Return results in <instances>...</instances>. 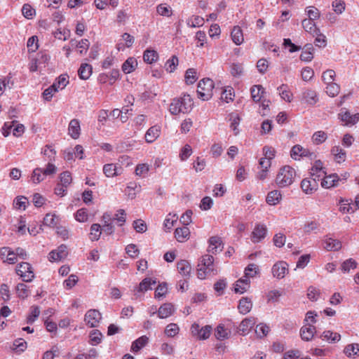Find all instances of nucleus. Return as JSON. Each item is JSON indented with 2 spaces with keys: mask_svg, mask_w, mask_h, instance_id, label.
Segmentation results:
<instances>
[{
  "mask_svg": "<svg viewBox=\"0 0 359 359\" xmlns=\"http://www.w3.org/2000/svg\"><path fill=\"white\" fill-rule=\"evenodd\" d=\"M217 271L214 265L213 257L210 255H205L203 256L200 263L198 264V278L201 280H203L209 276L217 274Z\"/></svg>",
  "mask_w": 359,
  "mask_h": 359,
  "instance_id": "f257e3e1",
  "label": "nucleus"
},
{
  "mask_svg": "<svg viewBox=\"0 0 359 359\" xmlns=\"http://www.w3.org/2000/svg\"><path fill=\"white\" fill-rule=\"evenodd\" d=\"M194 102L191 96L185 94L179 98L173 99L169 110L172 114H184L191 111Z\"/></svg>",
  "mask_w": 359,
  "mask_h": 359,
  "instance_id": "f03ea898",
  "label": "nucleus"
},
{
  "mask_svg": "<svg viewBox=\"0 0 359 359\" xmlns=\"http://www.w3.org/2000/svg\"><path fill=\"white\" fill-rule=\"evenodd\" d=\"M295 176V170L289 165L281 168L277 175L276 182L280 187H285L292 184Z\"/></svg>",
  "mask_w": 359,
  "mask_h": 359,
  "instance_id": "7ed1b4c3",
  "label": "nucleus"
},
{
  "mask_svg": "<svg viewBox=\"0 0 359 359\" xmlns=\"http://www.w3.org/2000/svg\"><path fill=\"white\" fill-rule=\"evenodd\" d=\"M214 82L212 79L207 78L201 80L198 84L197 93L198 97L203 100H208L212 96Z\"/></svg>",
  "mask_w": 359,
  "mask_h": 359,
  "instance_id": "20e7f679",
  "label": "nucleus"
},
{
  "mask_svg": "<svg viewBox=\"0 0 359 359\" xmlns=\"http://www.w3.org/2000/svg\"><path fill=\"white\" fill-rule=\"evenodd\" d=\"M232 323L226 320L219 324L215 330V336L217 340L223 341L230 337L231 334Z\"/></svg>",
  "mask_w": 359,
  "mask_h": 359,
  "instance_id": "39448f33",
  "label": "nucleus"
},
{
  "mask_svg": "<svg viewBox=\"0 0 359 359\" xmlns=\"http://www.w3.org/2000/svg\"><path fill=\"white\" fill-rule=\"evenodd\" d=\"M290 156L295 161H299L302 157H309L311 159H313L316 157V155L308 149L304 148L299 144H296L291 149Z\"/></svg>",
  "mask_w": 359,
  "mask_h": 359,
  "instance_id": "423d86ee",
  "label": "nucleus"
},
{
  "mask_svg": "<svg viewBox=\"0 0 359 359\" xmlns=\"http://www.w3.org/2000/svg\"><path fill=\"white\" fill-rule=\"evenodd\" d=\"M156 284V280L155 279H152L151 278H144L135 287L133 290V294L136 299L139 298L142 294H144L145 292L151 290L152 285H155Z\"/></svg>",
  "mask_w": 359,
  "mask_h": 359,
  "instance_id": "0eeeda50",
  "label": "nucleus"
},
{
  "mask_svg": "<svg viewBox=\"0 0 359 359\" xmlns=\"http://www.w3.org/2000/svg\"><path fill=\"white\" fill-rule=\"evenodd\" d=\"M102 319V315L98 310L90 309L85 314L84 320L90 327L98 326Z\"/></svg>",
  "mask_w": 359,
  "mask_h": 359,
  "instance_id": "6e6552de",
  "label": "nucleus"
},
{
  "mask_svg": "<svg viewBox=\"0 0 359 359\" xmlns=\"http://www.w3.org/2000/svg\"><path fill=\"white\" fill-rule=\"evenodd\" d=\"M288 272V264L284 261H278L276 262L271 268L273 276L277 279L283 278Z\"/></svg>",
  "mask_w": 359,
  "mask_h": 359,
  "instance_id": "1a4fd4ad",
  "label": "nucleus"
},
{
  "mask_svg": "<svg viewBox=\"0 0 359 359\" xmlns=\"http://www.w3.org/2000/svg\"><path fill=\"white\" fill-rule=\"evenodd\" d=\"M300 100L309 105L313 106L319 100L318 95L315 90L307 88L302 91Z\"/></svg>",
  "mask_w": 359,
  "mask_h": 359,
  "instance_id": "9d476101",
  "label": "nucleus"
},
{
  "mask_svg": "<svg viewBox=\"0 0 359 359\" xmlns=\"http://www.w3.org/2000/svg\"><path fill=\"white\" fill-rule=\"evenodd\" d=\"M323 244V248L327 251H337L342 247V244L340 241L330 237L328 235L325 236Z\"/></svg>",
  "mask_w": 359,
  "mask_h": 359,
  "instance_id": "9b49d317",
  "label": "nucleus"
},
{
  "mask_svg": "<svg viewBox=\"0 0 359 359\" xmlns=\"http://www.w3.org/2000/svg\"><path fill=\"white\" fill-rule=\"evenodd\" d=\"M103 172L107 177H113L121 175L123 169L118 163H108L104 165Z\"/></svg>",
  "mask_w": 359,
  "mask_h": 359,
  "instance_id": "f8f14e48",
  "label": "nucleus"
},
{
  "mask_svg": "<svg viewBox=\"0 0 359 359\" xmlns=\"http://www.w3.org/2000/svg\"><path fill=\"white\" fill-rule=\"evenodd\" d=\"M267 229L263 224H257L252 232L251 239L253 243H258L264 239L266 235Z\"/></svg>",
  "mask_w": 359,
  "mask_h": 359,
  "instance_id": "ddd939ff",
  "label": "nucleus"
},
{
  "mask_svg": "<svg viewBox=\"0 0 359 359\" xmlns=\"http://www.w3.org/2000/svg\"><path fill=\"white\" fill-rule=\"evenodd\" d=\"M161 127L158 125H154L150 127L146 132L145 141L149 143H153L161 135Z\"/></svg>",
  "mask_w": 359,
  "mask_h": 359,
  "instance_id": "4468645a",
  "label": "nucleus"
},
{
  "mask_svg": "<svg viewBox=\"0 0 359 359\" xmlns=\"http://www.w3.org/2000/svg\"><path fill=\"white\" fill-rule=\"evenodd\" d=\"M301 187L304 193L311 194L318 188V182L315 177L304 179L302 181Z\"/></svg>",
  "mask_w": 359,
  "mask_h": 359,
  "instance_id": "2eb2a0df",
  "label": "nucleus"
},
{
  "mask_svg": "<svg viewBox=\"0 0 359 359\" xmlns=\"http://www.w3.org/2000/svg\"><path fill=\"white\" fill-rule=\"evenodd\" d=\"M68 134L72 139L76 140L79 137L81 134L80 121L74 118L70 121L68 126Z\"/></svg>",
  "mask_w": 359,
  "mask_h": 359,
  "instance_id": "dca6fc26",
  "label": "nucleus"
},
{
  "mask_svg": "<svg viewBox=\"0 0 359 359\" xmlns=\"http://www.w3.org/2000/svg\"><path fill=\"white\" fill-rule=\"evenodd\" d=\"M223 249V244L221 238L212 236L209 239L208 251L212 254H217Z\"/></svg>",
  "mask_w": 359,
  "mask_h": 359,
  "instance_id": "f3484780",
  "label": "nucleus"
},
{
  "mask_svg": "<svg viewBox=\"0 0 359 359\" xmlns=\"http://www.w3.org/2000/svg\"><path fill=\"white\" fill-rule=\"evenodd\" d=\"M175 312L174 306L171 303H165L158 310V317L163 319L171 316Z\"/></svg>",
  "mask_w": 359,
  "mask_h": 359,
  "instance_id": "a211bd4d",
  "label": "nucleus"
},
{
  "mask_svg": "<svg viewBox=\"0 0 359 359\" xmlns=\"http://www.w3.org/2000/svg\"><path fill=\"white\" fill-rule=\"evenodd\" d=\"M179 273L186 278H189L192 270L191 264L187 260H180L177 264Z\"/></svg>",
  "mask_w": 359,
  "mask_h": 359,
  "instance_id": "6ab92c4d",
  "label": "nucleus"
},
{
  "mask_svg": "<svg viewBox=\"0 0 359 359\" xmlns=\"http://www.w3.org/2000/svg\"><path fill=\"white\" fill-rule=\"evenodd\" d=\"M190 236L189 229L187 226L177 228L175 231V237L178 242L183 243L187 241Z\"/></svg>",
  "mask_w": 359,
  "mask_h": 359,
  "instance_id": "aec40b11",
  "label": "nucleus"
},
{
  "mask_svg": "<svg viewBox=\"0 0 359 359\" xmlns=\"http://www.w3.org/2000/svg\"><path fill=\"white\" fill-rule=\"evenodd\" d=\"M315 332L316 327L313 325H304L300 330V336L302 340L309 341L313 339Z\"/></svg>",
  "mask_w": 359,
  "mask_h": 359,
  "instance_id": "412c9836",
  "label": "nucleus"
},
{
  "mask_svg": "<svg viewBox=\"0 0 359 359\" xmlns=\"http://www.w3.org/2000/svg\"><path fill=\"white\" fill-rule=\"evenodd\" d=\"M231 36L233 42L239 46L244 41L243 31L239 26H235L231 30Z\"/></svg>",
  "mask_w": 359,
  "mask_h": 359,
  "instance_id": "4be33fe9",
  "label": "nucleus"
},
{
  "mask_svg": "<svg viewBox=\"0 0 359 359\" xmlns=\"http://www.w3.org/2000/svg\"><path fill=\"white\" fill-rule=\"evenodd\" d=\"M331 154L333 155L334 161L338 163L344 162L346 160V153L339 146L333 147L331 149Z\"/></svg>",
  "mask_w": 359,
  "mask_h": 359,
  "instance_id": "5701e85b",
  "label": "nucleus"
},
{
  "mask_svg": "<svg viewBox=\"0 0 359 359\" xmlns=\"http://www.w3.org/2000/svg\"><path fill=\"white\" fill-rule=\"evenodd\" d=\"M69 83V76L66 74H61L51 85L57 92L63 90Z\"/></svg>",
  "mask_w": 359,
  "mask_h": 359,
  "instance_id": "b1692460",
  "label": "nucleus"
},
{
  "mask_svg": "<svg viewBox=\"0 0 359 359\" xmlns=\"http://www.w3.org/2000/svg\"><path fill=\"white\" fill-rule=\"evenodd\" d=\"M250 281L246 278L242 277L235 284L234 290L236 293L243 294L250 287Z\"/></svg>",
  "mask_w": 359,
  "mask_h": 359,
  "instance_id": "393cba45",
  "label": "nucleus"
},
{
  "mask_svg": "<svg viewBox=\"0 0 359 359\" xmlns=\"http://www.w3.org/2000/svg\"><path fill=\"white\" fill-rule=\"evenodd\" d=\"M252 308V302L250 299L248 297H243L240 299L238 309L239 312L242 314H247Z\"/></svg>",
  "mask_w": 359,
  "mask_h": 359,
  "instance_id": "a878e982",
  "label": "nucleus"
},
{
  "mask_svg": "<svg viewBox=\"0 0 359 359\" xmlns=\"http://www.w3.org/2000/svg\"><path fill=\"white\" fill-rule=\"evenodd\" d=\"M137 67V61L135 57H128L122 65V71L125 74L133 72Z\"/></svg>",
  "mask_w": 359,
  "mask_h": 359,
  "instance_id": "bb28decb",
  "label": "nucleus"
},
{
  "mask_svg": "<svg viewBox=\"0 0 359 359\" xmlns=\"http://www.w3.org/2000/svg\"><path fill=\"white\" fill-rule=\"evenodd\" d=\"M304 29L309 33L312 36L316 35L317 32H319L320 29L318 28L313 22V20L304 19L302 22Z\"/></svg>",
  "mask_w": 359,
  "mask_h": 359,
  "instance_id": "cd10ccee",
  "label": "nucleus"
},
{
  "mask_svg": "<svg viewBox=\"0 0 359 359\" xmlns=\"http://www.w3.org/2000/svg\"><path fill=\"white\" fill-rule=\"evenodd\" d=\"M339 177L337 174L330 175L324 177L321 182V186L325 189H330L337 185Z\"/></svg>",
  "mask_w": 359,
  "mask_h": 359,
  "instance_id": "c85d7f7f",
  "label": "nucleus"
},
{
  "mask_svg": "<svg viewBox=\"0 0 359 359\" xmlns=\"http://www.w3.org/2000/svg\"><path fill=\"white\" fill-rule=\"evenodd\" d=\"M140 191V186L137 182H130L125 189V194L128 196V199L133 200Z\"/></svg>",
  "mask_w": 359,
  "mask_h": 359,
  "instance_id": "c756f323",
  "label": "nucleus"
},
{
  "mask_svg": "<svg viewBox=\"0 0 359 359\" xmlns=\"http://www.w3.org/2000/svg\"><path fill=\"white\" fill-rule=\"evenodd\" d=\"M277 90L283 100L287 102L292 101L293 95L287 85L282 84L277 88Z\"/></svg>",
  "mask_w": 359,
  "mask_h": 359,
  "instance_id": "7c9ffc66",
  "label": "nucleus"
},
{
  "mask_svg": "<svg viewBox=\"0 0 359 359\" xmlns=\"http://www.w3.org/2000/svg\"><path fill=\"white\" fill-rule=\"evenodd\" d=\"M323 163L321 161H316L311 170V174L313 177H321L324 176L325 172L323 170Z\"/></svg>",
  "mask_w": 359,
  "mask_h": 359,
  "instance_id": "2f4dec72",
  "label": "nucleus"
},
{
  "mask_svg": "<svg viewBox=\"0 0 359 359\" xmlns=\"http://www.w3.org/2000/svg\"><path fill=\"white\" fill-rule=\"evenodd\" d=\"M323 340L327 341L329 343H336L341 339V335L337 332L330 330L324 331L320 336Z\"/></svg>",
  "mask_w": 359,
  "mask_h": 359,
  "instance_id": "473e14b6",
  "label": "nucleus"
},
{
  "mask_svg": "<svg viewBox=\"0 0 359 359\" xmlns=\"http://www.w3.org/2000/svg\"><path fill=\"white\" fill-rule=\"evenodd\" d=\"M78 74L80 79L87 80L92 74V66L87 63L81 64L78 70Z\"/></svg>",
  "mask_w": 359,
  "mask_h": 359,
  "instance_id": "72a5a7b5",
  "label": "nucleus"
},
{
  "mask_svg": "<svg viewBox=\"0 0 359 359\" xmlns=\"http://www.w3.org/2000/svg\"><path fill=\"white\" fill-rule=\"evenodd\" d=\"M148 340L149 339L146 336L139 337L132 343L131 351L133 352H137L148 343Z\"/></svg>",
  "mask_w": 359,
  "mask_h": 359,
  "instance_id": "f704fd0d",
  "label": "nucleus"
},
{
  "mask_svg": "<svg viewBox=\"0 0 359 359\" xmlns=\"http://www.w3.org/2000/svg\"><path fill=\"white\" fill-rule=\"evenodd\" d=\"M144 61L148 64H152L158 59V54L154 50L147 49L144 52Z\"/></svg>",
  "mask_w": 359,
  "mask_h": 359,
  "instance_id": "c9c22d12",
  "label": "nucleus"
},
{
  "mask_svg": "<svg viewBox=\"0 0 359 359\" xmlns=\"http://www.w3.org/2000/svg\"><path fill=\"white\" fill-rule=\"evenodd\" d=\"M256 320L254 318H247L243 320L240 324V330L243 334L248 332L255 324Z\"/></svg>",
  "mask_w": 359,
  "mask_h": 359,
  "instance_id": "e433bc0d",
  "label": "nucleus"
},
{
  "mask_svg": "<svg viewBox=\"0 0 359 359\" xmlns=\"http://www.w3.org/2000/svg\"><path fill=\"white\" fill-rule=\"evenodd\" d=\"M263 93L264 88L261 85H255L250 89L251 97L255 102L261 100Z\"/></svg>",
  "mask_w": 359,
  "mask_h": 359,
  "instance_id": "4c0bfd02",
  "label": "nucleus"
},
{
  "mask_svg": "<svg viewBox=\"0 0 359 359\" xmlns=\"http://www.w3.org/2000/svg\"><path fill=\"white\" fill-rule=\"evenodd\" d=\"M24 282H31L34 278V271L32 265L27 262H24Z\"/></svg>",
  "mask_w": 359,
  "mask_h": 359,
  "instance_id": "58836bf2",
  "label": "nucleus"
},
{
  "mask_svg": "<svg viewBox=\"0 0 359 359\" xmlns=\"http://www.w3.org/2000/svg\"><path fill=\"white\" fill-rule=\"evenodd\" d=\"M344 353L348 357L355 358L359 355V344H352L347 345L344 348Z\"/></svg>",
  "mask_w": 359,
  "mask_h": 359,
  "instance_id": "ea45409f",
  "label": "nucleus"
},
{
  "mask_svg": "<svg viewBox=\"0 0 359 359\" xmlns=\"http://www.w3.org/2000/svg\"><path fill=\"white\" fill-rule=\"evenodd\" d=\"M102 233V227L99 224H93L90 226V239L92 241H98Z\"/></svg>",
  "mask_w": 359,
  "mask_h": 359,
  "instance_id": "a19ab883",
  "label": "nucleus"
},
{
  "mask_svg": "<svg viewBox=\"0 0 359 359\" xmlns=\"http://www.w3.org/2000/svg\"><path fill=\"white\" fill-rule=\"evenodd\" d=\"M70 43L72 46L76 45V48L79 49V52L81 54L86 53L90 46V42L86 39H82L81 41L78 43L74 40H72Z\"/></svg>",
  "mask_w": 359,
  "mask_h": 359,
  "instance_id": "79ce46f5",
  "label": "nucleus"
},
{
  "mask_svg": "<svg viewBox=\"0 0 359 359\" xmlns=\"http://www.w3.org/2000/svg\"><path fill=\"white\" fill-rule=\"evenodd\" d=\"M39 46V39L36 36H32L29 38L27 42V48L29 53L36 52Z\"/></svg>",
  "mask_w": 359,
  "mask_h": 359,
  "instance_id": "37998d69",
  "label": "nucleus"
},
{
  "mask_svg": "<svg viewBox=\"0 0 359 359\" xmlns=\"http://www.w3.org/2000/svg\"><path fill=\"white\" fill-rule=\"evenodd\" d=\"M234 96L235 94L233 88L232 87L228 86L223 90L221 99L228 103L233 100Z\"/></svg>",
  "mask_w": 359,
  "mask_h": 359,
  "instance_id": "c03bdc74",
  "label": "nucleus"
},
{
  "mask_svg": "<svg viewBox=\"0 0 359 359\" xmlns=\"http://www.w3.org/2000/svg\"><path fill=\"white\" fill-rule=\"evenodd\" d=\"M259 271V268L256 264H250L244 271L243 278H246L250 280V278H253L256 276Z\"/></svg>",
  "mask_w": 359,
  "mask_h": 359,
  "instance_id": "a18cd8bd",
  "label": "nucleus"
},
{
  "mask_svg": "<svg viewBox=\"0 0 359 359\" xmlns=\"http://www.w3.org/2000/svg\"><path fill=\"white\" fill-rule=\"evenodd\" d=\"M203 18L198 15H194L187 20V25L190 27H199L203 26Z\"/></svg>",
  "mask_w": 359,
  "mask_h": 359,
  "instance_id": "49530a36",
  "label": "nucleus"
},
{
  "mask_svg": "<svg viewBox=\"0 0 359 359\" xmlns=\"http://www.w3.org/2000/svg\"><path fill=\"white\" fill-rule=\"evenodd\" d=\"M180 327L176 323L168 324L165 329V334L168 337H174L178 334Z\"/></svg>",
  "mask_w": 359,
  "mask_h": 359,
  "instance_id": "de8ad7c7",
  "label": "nucleus"
},
{
  "mask_svg": "<svg viewBox=\"0 0 359 359\" xmlns=\"http://www.w3.org/2000/svg\"><path fill=\"white\" fill-rule=\"evenodd\" d=\"M126 220V213L124 210L120 209L112 217V221H116L119 226H122Z\"/></svg>",
  "mask_w": 359,
  "mask_h": 359,
  "instance_id": "09e8293b",
  "label": "nucleus"
},
{
  "mask_svg": "<svg viewBox=\"0 0 359 359\" xmlns=\"http://www.w3.org/2000/svg\"><path fill=\"white\" fill-rule=\"evenodd\" d=\"M283 194L280 190H273L270 191L266 199V202H279L283 200Z\"/></svg>",
  "mask_w": 359,
  "mask_h": 359,
  "instance_id": "8fccbe9b",
  "label": "nucleus"
},
{
  "mask_svg": "<svg viewBox=\"0 0 359 359\" xmlns=\"http://www.w3.org/2000/svg\"><path fill=\"white\" fill-rule=\"evenodd\" d=\"M102 339V334L98 330H93L90 334V343L93 346L100 344Z\"/></svg>",
  "mask_w": 359,
  "mask_h": 359,
  "instance_id": "3c124183",
  "label": "nucleus"
},
{
  "mask_svg": "<svg viewBox=\"0 0 359 359\" xmlns=\"http://www.w3.org/2000/svg\"><path fill=\"white\" fill-rule=\"evenodd\" d=\"M359 203H340L339 210L343 213H353L358 208Z\"/></svg>",
  "mask_w": 359,
  "mask_h": 359,
  "instance_id": "603ef678",
  "label": "nucleus"
},
{
  "mask_svg": "<svg viewBox=\"0 0 359 359\" xmlns=\"http://www.w3.org/2000/svg\"><path fill=\"white\" fill-rule=\"evenodd\" d=\"M178 65V58L177 56L173 55L171 58L168 60L165 64V69L168 72H173Z\"/></svg>",
  "mask_w": 359,
  "mask_h": 359,
  "instance_id": "864d4df0",
  "label": "nucleus"
},
{
  "mask_svg": "<svg viewBox=\"0 0 359 359\" xmlns=\"http://www.w3.org/2000/svg\"><path fill=\"white\" fill-rule=\"evenodd\" d=\"M122 39L126 42V44L122 45L121 43H118L117 45V46H118L117 48L118 50L123 49L125 46L128 47V48L132 46V45L133 44V43L135 41L134 37L128 33H124L122 35Z\"/></svg>",
  "mask_w": 359,
  "mask_h": 359,
  "instance_id": "5fc2aeb1",
  "label": "nucleus"
},
{
  "mask_svg": "<svg viewBox=\"0 0 359 359\" xmlns=\"http://www.w3.org/2000/svg\"><path fill=\"white\" fill-rule=\"evenodd\" d=\"M45 177V174L43 173V169L36 168L34 170L32 175L31 176V180L33 183L37 184L43 180Z\"/></svg>",
  "mask_w": 359,
  "mask_h": 359,
  "instance_id": "6e6d98bb",
  "label": "nucleus"
},
{
  "mask_svg": "<svg viewBox=\"0 0 359 359\" xmlns=\"http://www.w3.org/2000/svg\"><path fill=\"white\" fill-rule=\"evenodd\" d=\"M340 91V86L336 83H332L327 85L326 93L330 97L337 96Z\"/></svg>",
  "mask_w": 359,
  "mask_h": 359,
  "instance_id": "4d7b16f0",
  "label": "nucleus"
},
{
  "mask_svg": "<svg viewBox=\"0 0 359 359\" xmlns=\"http://www.w3.org/2000/svg\"><path fill=\"white\" fill-rule=\"evenodd\" d=\"M193 151L189 144H185L180 151L179 157L182 161H184L189 158L192 154Z\"/></svg>",
  "mask_w": 359,
  "mask_h": 359,
  "instance_id": "13d9d810",
  "label": "nucleus"
},
{
  "mask_svg": "<svg viewBox=\"0 0 359 359\" xmlns=\"http://www.w3.org/2000/svg\"><path fill=\"white\" fill-rule=\"evenodd\" d=\"M270 330L269 327L264 323H259L256 326L255 333L258 337L262 338L267 335Z\"/></svg>",
  "mask_w": 359,
  "mask_h": 359,
  "instance_id": "bf43d9fd",
  "label": "nucleus"
},
{
  "mask_svg": "<svg viewBox=\"0 0 359 359\" xmlns=\"http://www.w3.org/2000/svg\"><path fill=\"white\" fill-rule=\"evenodd\" d=\"M336 74L335 72L332 69H327L323 72L322 75V79L323 82L327 85L333 83Z\"/></svg>",
  "mask_w": 359,
  "mask_h": 359,
  "instance_id": "052dcab7",
  "label": "nucleus"
},
{
  "mask_svg": "<svg viewBox=\"0 0 359 359\" xmlns=\"http://www.w3.org/2000/svg\"><path fill=\"white\" fill-rule=\"evenodd\" d=\"M158 14L162 16L170 17L172 15V9L169 6L165 4H161L156 7Z\"/></svg>",
  "mask_w": 359,
  "mask_h": 359,
  "instance_id": "680f3d73",
  "label": "nucleus"
},
{
  "mask_svg": "<svg viewBox=\"0 0 359 359\" xmlns=\"http://www.w3.org/2000/svg\"><path fill=\"white\" fill-rule=\"evenodd\" d=\"M212 328L210 325H205L202 327L200 330V332L196 337L199 340H205L209 338L212 332Z\"/></svg>",
  "mask_w": 359,
  "mask_h": 359,
  "instance_id": "e2e57ef3",
  "label": "nucleus"
},
{
  "mask_svg": "<svg viewBox=\"0 0 359 359\" xmlns=\"http://www.w3.org/2000/svg\"><path fill=\"white\" fill-rule=\"evenodd\" d=\"M357 262L353 259H348L344 261L341 264V270L345 272L348 273L351 271V269H354L357 267Z\"/></svg>",
  "mask_w": 359,
  "mask_h": 359,
  "instance_id": "0e129e2a",
  "label": "nucleus"
},
{
  "mask_svg": "<svg viewBox=\"0 0 359 359\" xmlns=\"http://www.w3.org/2000/svg\"><path fill=\"white\" fill-rule=\"evenodd\" d=\"M230 72L234 77L241 76L243 72V65L240 63H233L230 66Z\"/></svg>",
  "mask_w": 359,
  "mask_h": 359,
  "instance_id": "69168bd1",
  "label": "nucleus"
},
{
  "mask_svg": "<svg viewBox=\"0 0 359 359\" xmlns=\"http://www.w3.org/2000/svg\"><path fill=\"white\" fill-rule=\"evenodd\" d=\"M149 170V165L147 163H142V164H138L136 166L135 172L136 175L141 177H144L147 175Z\"/></svg>",
  "mask_w": 359,
  "mask_h": 359,
  "instance_id": "338daca9",
  "label": "nucleus"
},
{
  "mask_svg": "<svg viewBox=\"0 0 359 359\" xmlns=\"http://www.w3.org/2000/svg\"><path fill=\"white\" fill-rule=\"evenodd\" d=\"M327 137V134L324 131L320 130L313 135L312 140L316 144H320L324 142Z\"/></svg>",
  "mask_w": 359,
  "mask_h": 359,
  "instance_id": "774afa93",
  "label": "nucleus"
}]
</instances>
